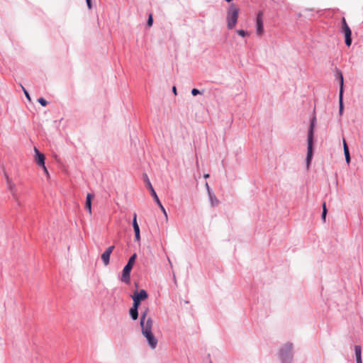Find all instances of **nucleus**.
Returning <instances> with one entry per match:
<instances>
[{
  "label": "nucleus",
  "mask_w": 363,
  "mask_h": 363,
  "mask_svg": "<svg viewBox=\"0 0 363 363\" xmlns=\"http://www.w3.org/2000/svg\"><path fill=\"white\" fill-rule=\"evenodd\" d=\"M149 311V308H147L140 315V327L142 334L146 338L147 342L149 346L152 349H155L157 345V339L155 337L153 333H152V320L151 317H147V313Z\"/></svg>",
  "instance_id": "1"
},
{
  "label": "nucleus",
  "mask_w": 363,
  "mask_h": 363,
  "mask_svg": "<svg viewBox=\"0 0 363 363\" xmlns=\"http://www.w3.org/2000/svg\"><path fill=\"white\" fill-rule=\"evenodd\" d=\"M316 125V117L313 116L310 121L307 138V155L306 158V167L308 169L313 155L314 129Z\"/></svg>",
  "instance_id": "2"
},
{
  "label": "nucleus",
  "mask_w": 363,
  "mask_h": 363,
  "mask_svg": "<svg viewBox=\"0 0 363 363\" xmlns=\"http://www.w3.org/2000/svg\"><path fill=\"white\" fill-rule=\"evenodd\" d=\"M294 345L291 342L286 343L279 351L278 355L281 363H292Z\"/></svg>",
  "instance_id": "3"
},
{
  "label": "nucleus",
  "mask_w": 363,
  "mask_h": 363,
  "mask_svg": "<svg viewBox=\"0 0 363 363\" xmlns=\"http://www.w3.org/2000/svg\"><path fill=\"white\" fill-rule=\"evenodd\" d=\"M239 14V9L234 4H231L227 11V27L229 30L233 29L237 22Z\"/></svg>",
  "instance_id": "4"
},
{
  "label": "nucleus",
  "mask_w": 363,
  "mask_h": 363,
  "mask_svg": "<svg viewBox=\"0 0 363 363\" xmlns=\"http://www.w3.org/2000/svg\"><path fill=\"white\" fill-rule=\"evenodd\" d=\"M144 177V179H145V182L146 184V186L147 187V189L150 190V194L151 196H152L154 201L157 203V204L159 206L160 208L161 209V211H162V213H164V216L166 218H167V213L166 212V210L165 208H164V206H162V203L160 202L154 188L152 187V185L147 175V174H144L143 175Z\"/></svg>",
  "instance_id": "5"
},
{
  "label": "nucleus",
  "mask_w": 363,
  "mask_h": 363,
  "mask_svg": "<svg viewBox=\"0 0 363 363\" xmlns=\"http://www.w3.org/2000/svg\"><path fill=\"white\" fill-rule=\"evenodd\" d=\"M342 32L345 34V45L350 47L352 44V31L344 17L342 19Z\"/></svg>",
  "instance_id": "6"
},
{
  "label": "nucleus",
  "mask_w": 363,
  "mask_h": 363,
  "mask_svg": "<svg viewBox=\"0 0 363 363\" xmlns=\"http://www.w3.org/2000/svg\"><path fill=\"white\" fill-rule=\"evenodd\" d=\"M256 32L258 35H262L264 32L263 26V12L258 11L256 17Z\"/></svg>",
  "instance_id": "7"
},
{
  "label": "nucleus",
  "mask_w": 363,
  "mask_h": 363,
  "mask_svg": "<svg viewBox=\"0 0 363 363\" xmlns=\"http://www.w3.org/2000/svg\"><path fill=\"white\" fill-rule=\"evenodd\" d=\"M133 267L125 264L122 271L121 281L125 284H129L130 281V272Z\"/></svg>",
  "instance_id": "8"
},
{
  "label": "nucleus",
  "mask_w": 363,
  "mask_h": 363,
  "mask_svg": "<svg viewBox=\"0 0 363 363\" xmlns=\"http://www.w3.org/2000/svg\"><path fill=\"white\" fill-rule=\"evenodd\" d=\"M114 248H115V246L111 245V246L108 247L106 250V251L101 255V260L105 266H107L108 264H109L110 256H111V254L112 253L113 250H114Z\"/></svg>",
  "instance_id": "9"
},
{
  "label": "nucleus",
  "mask_w": 363,
  "mask_h": 363,
  "mask_svg": "<svg viewBox=\"0 0 363 363\" xmlns=\"http://www.w3.org/2000/svg\"><path fill=\"white\" fill-rule=\"evenodd\" d=\"M5 177H6L8 189H9L13 197L17 201V192H16V189L15 184L13 183H12L11 180L10 179L9 175L6 173H5Z\"/></svg>",
  "instance_id": "10"
},
{
  "label": "nucleus",
  "mask_w": 363,
  "mask_h": 363,
  "mask_svg": "<svg viewBox=\"0 0 363 363\" xmlns=\"http://www.w3.org/2000/svg\"><path fill=\"white\" fill-rule=\"evenodd\" d=\"M34 150L35 153V162L38 165L41 166L43 168H45V155L41 153L36 147H35Z\"/></svg>",
  "instance_id": "11"
},
{
  "label": "nucleus",
  "mask_w": 363,
  "mask_h": 363,
  "mask_svg": "<svg viewBox=\"0 0 363 363\" xmlns=\"http://www.w3.org/2000/svg\"><path fill=\"white\" fill-rule=\"evenodd\" d=\"M131 297L132 298L142 301L147 298L148 294L145 289H141L140 291H135Z\"/></svg>",
  "instance_id": "12"
},
{
  "label": "nucleus",
  "mask_w": 363,
  "mask_h": 363,
  "mask_svg": "<svg viewBox=\"0 0 363 363\" xmlns=\"http://www.w3.org/2000/svg\"><path fill=\"white\" fill-rule=\"evenodd\" d=\"M94 195L92 194H87L86 201H85V208L88 211L89 214H91V201L94 198Z\"/></svg>",
  "instance_id": "13"
},
{
  "label": "nucleus",
  "mask_w": 363,
  "mask_h": 363,
  "mask_svg": "<svg viewBox=\"0 0 363 363\" xmlns=\"http://www.w3.org/2000/svg\"><path fill=\"white\" fill-rule=\"evenodd\" d=\"M208 199H209V201L211 203V206L212 207L217 206L219 204L220 201L217 199L216 196L215 195V194L213 192L209 191V194H208Z\"/></svg>",
  "instance_id": "14"
},
{
  "label": "nucleus",
  "mask_w": 363,
  "mask_h": 363,
  "mask_svg": "<svg viewBox=\"0 0 363 363\" xmlns=\"http://www.w3.org/2000/svg\"><path fill=\"white\" fill-rule=\"evenodd\" d=\"M354 353L357 363H362V347L360 345L354 346Z\"/></svg>",
  "instance_id": "15"
},
{
  "label": "nucleus",
  "mask_w": 363,
  "mask_h": 363,
  "mask_svg": "<svg viewBox=\"0 0 363 363\" xmlns=\"http://www.w3.org/2000/svg\"><path fill=\"white\" fill-rule=\"evenodd\" d=\"M343 149H344V155H345L346 162L347 164H349L350 162L351 158H350L349 147H348L347 144L345 139L343 140Z\"/></svg>",
  "instance_id": "16"
},
{
  "label": "nucleus",
  "mask_w": 363,
  "mask_h": 363,
  "mask_svg": "<svg viewBox=\"0 0 363 363\" xmlns=\"http://www.w3.org/2000/svg\"><path fill=\"white\" fill-rule=\"evenodd\" d=\"M336 78L337 80H339L340 82V91H343V84H344V79H343V75L340 70L337 69L336 73Z\"/></svg>",
  "instance_id": "17"
},
{
  "label": "nucleus",
  "mask_w": 363,
  "mask_h": 363,
  "mask_svg": "<svg viewBox=\"0 0 363 363\" xmlns=\"http://www.w3.org/2000/svg\"><path fill=\"white\" fill-rule=\"evenodd\" d=\"M336 78L337 80H339L340 82V91H343V84H344V79H343V75L340 70L337 69L336 73Z\"/></svg>",
  "instance_id": "18"
},
{
  "label": "nucleus",
  "mask_w": 363,
  "mask_h": 363,
  "mask_svg": "<svg viewBox=\"0 0 363 363\" xmlns=\"http://www.w3.org/2000/svg\"><path fill=\"white\" fill-rule=\"evenodd\" d=\"M339 113L340 115L342 114L343 112V91H339Z\"/></svg>",
  "instance_id": "19"
},
{
  "label": "nucleus",
  "mask_w": 363,
  "mask_h": 363,
  "mask_svg": "<svg viewBox=\"0 0 363 363\" xmlns=\"http://www.w3.org/2000/svg\"><path fill=\"white\" fill-rule=\"evenodd\" d=\"M133 230H134V233L140 232V228H139L138 223L137 222V214H136V213H133Z\"/></svg>",
  "instance_id": "20"
},
{
  "label": "nucleus",
  "mask_w": 363,
  "mask_h": 363,
  "mask_svg": "<svg viewBox=\"0 0 363 363\" xmlns=\"http://www.w3.org/2000/svg\"><path fill=\"white\" fill-rule=\"evenodd\" d=\"M129 315L133 320H137L138 318V310L131 307L129 310Z\"/></svg>",
  "instance_id": "21"
},
{
  "label": "nucleus",
  "mask_w": 363,
  "mask_h": 363,
  "mask_svg": "<svg viewBox=\"0 0 363 363\" xmlns=\"http://www.w3.org/2000/svg\"><path fill=\"white\" fill-rule=\"evenodd\" d=\"M136 257H137V255L135 253H134L133 255H131L130 257L126 264L130 265V267H133L135 264Z\"/></svg>",
  "instance_id": "22"
},
{
  "label": "nucleus",
  "mask_w": 363,
  "mask_h": 363,
  "mask_svg": "<svg viewBox=\"0 0 363 363\" xmlns=\"http://www.w3.org/2000/svg\"><path fill=\"white\" fill-rule=\"evenodd\" d=\"M327 212H328V210L326 208V204H325V202H324L323 203V212H322V215H321V218L323 220V222H325Z\"/></svg>",
  "instance_id": "23"
},
{
  "label": "nucleus",
  "mask_w": 363,
  "mask_h": 363,
  "mask_svg": "<svg viewBox=\"0 0 363 363\" xmlns=\"http://www.w3.org/2000/svg\"><path fill=\"white\" fill-rule=\"evenodd\" d=\"M204 92V90H202V91H200L198 89H196V88H194L191 89V94L195 96H197L198 94H203Z\"/></svg>",
  "instance_id": "24"
},
{
  "label": "nucleus",
  "mask_w": 363,
  "mask_h": 363,
  "mask_svg": "<svg viewBox=\"0 0 363 363\" xmlns=\"http://www.w3.org/2000/svg\"><path fill=\"white\" fill-rule=\"evenodd\" d=\"M133 306L132 308H133L134 309H138V308L140 305V301H138V300H136L135 298H133Z\"/></svg>",
  "instance_id": "25"
},
{
  "label": "nucleus",
  "mask_w": 363,
  "mask_h": 363,
  "mask_svg": "<svg viewBox=\"0 0 363 363\" xmlns=\"http://www.w3.org/2000/svg\"><path fill=\"white\" fill-rule=\"evenodd\" d=\"M152 23H153V17H152V13H150L149 16H148V18H147V26L148 27H150L152 26Z\"/></svg>",
  "instance_id": "26"
},
{
  "label": "nucleus",
  "mask_w": 363,
  "mask_h": 363,
  "mask_svg": "<svg viewBox=\"0 0 363 363\" xmlns=\"http://www.w3.org/2000/svg\"><path fill=\"white\" fill-rule=\"evenodd\" d=\"M38 102L39 104H40V105L42 106H44V107L46 106L47 104H48V101L44 98H43V97H40V98L38 99Z\"/></svg>",
  "instance_id": "27"
},
{
  "label": "nucleus",
  "mask_w": 363,
  "mask_h": 363,
  "mask_svg": "<svg viewBox=\"0 0 363 363\" xmlns=\"http://www.w3.org/2000/svg\"><path fill=\"white\" fill-rule=\"evenodd\" d=\"M237 33L241 37H245L247 35V32L244 30H238Z\"/></svg>",
  "instance_id": "28"
},
{
  "label": "nucleus",
  "mask_w": 363,
  "mask_h": 363,
  "mask_svg": "<svg viewBox=\"0 0 363 363\" xmlns=\"http://www.w3.org/2000/svg\"><path fill=\"white\" fill-rule=\"evenodd\" d=\"M135 240L137 242L140 241V232L135 233Z\"/></svg>",
  "instance_id": "29"
},
{
  "label": "nucleus",
  "mask_w": 363,
  "mask_h": 363,
  "mask_svg": "<svg viewBox=\"0 0 363 363\" xmlns=\"http://www.w3.org/2000/svg\"><path fill=\"white\" fill-rule=\"evenodd\" d=\"M205 186H206V191H207L208 194H209V191H210V192H213V191H212V190H211V189L210 188V186H209V185H208V182H206V183Z\"/></svg>",
  "instance_id": "30"
},
{
  "label": "nucleus",
  "mask_w": 363,
  "mask_h": 363,
  "mask_svg": "<svg viewBox=\"0 0 363 363\" xmlns=\"http://www.w3.org/2000/svg\"><path fill=\"white\" fill-rule=\"evenodd\" d=\"M87 6L89 9H91V0H86Z\"/></svg>",
  "instance_id": "31"
},
{
  "label": "nucleus",
  "mask_w": 363,
  "mask_h": 363,
  "mask_svg": "<svg viewBox=\"0 0 363 363\" xmlns=\"http://www.w3.org/2000/svg\"><path fill=\"white\" fill-rule=\"evenodd\" d=\"M172 91L174 94V95H177V88L175 86L172 87Z\"/></svg>",
  "instance_id": "32"
},
{
  "label": "nucleus",
  "mask_w": 363,
  "mask_h": 363,
  "mask_svg": "<svg viewBox=\"0 0 363 363\" xmlns=\"http://www.w3.org/2000/svg\"><path fill=\"white\" fill-rule=\"evenodd\" d=\"M24 94H25V95H26V98H27L28 100H30V96H29L28 92V91H26V92H25Z\"/></svg>",
  "instance_id": "33"
},
{
  "label": "nucleus",
  "mask_w": 363,
  "mask_h": 363,
  "mask_svg": "<svg viewBox=\"0 0 363 363\" xmlns=\"http://www.w3.org/2000/svg\"><path fill=\"white\" fill-rule=\"evenodd\" d=\"M208 177H209V174H204V178H205V179H207V178H208Z\"/></svg>",
  "instance_id": "34"
},
{
  "label": "nucleus",
  "mask_w": 363,
  "mask_h": 363,
  "mask_svg": "<svg viewBox=\"0 0 363 363\" xmlns=\"http://www.w3.org/2000/svg\"><path fill=\"white\" fill-rule=\"evenodd\" d=\"M43 169H44V171H45V172L46 174H48V170H47V169H46V167H45V168H43Z\"/></svg>",
  "instance_id": "35"
},
{
  "label": "nucleus",
  "mask_w": 363,
  "mask_h": 363,
  "mask_svg": "<svg viewBox=\"0 0 363 363\" xmlns=\"http://www.w3.org/2000/svg\"><path fill=\"white\" fill-rule=\"evenodd\" d=\"M22 89H23V92H24V93H25V92H26V91H27L26 89H25V88H23V86H22Z\"/></svg>",
  "instance_id": "36"
}]
</instances>
